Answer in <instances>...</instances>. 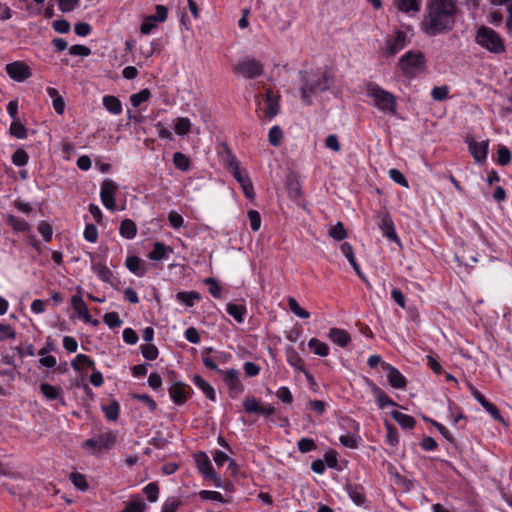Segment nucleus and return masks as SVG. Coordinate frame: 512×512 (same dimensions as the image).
<instances>
[{"instance_id":"obj_1","label":"nucleus","mask_w":512,"mask_h":512,"mask_svg":"<svg viewBox=\"0 0 512 512\" xmlns=\"http://www.w3.org/2000/svg\"><path fill=\"white\" fill-rule=\"evenodd\" d=\"M456 14L455 0H427L421 29L430 37L448 33L455 26Z\"/></svg>"},{"instance_id":"obj_2","label":"nucleus","mask_w":512,"mask_h":512,"mask_svg":"<svg viewBox=\"0 0 512 512\" xmlns=\"http://www.w3.org/2000/svg\"><path fill=\"white\" fill-rule=\"evenodd\" d=\"M302 86L301 99L306 105L313 103L312 96L325 92L330 88V75L321 69L300 71Z\"/></svg>"},{"instance_id":"obj_3","label":"nucleus","mask_w":512,"mask_h":512,"mask_svg":"<svg viewBox=\"0 0 512 512\" xmlns=\"http://www.w3.org/2000/svg\"><path fill=\"white\" fill-rule=\"evenodd\" d=\"M474 41L480 47L493 54H502L506 51L504 39L500 34L485 25L477 29Z\"/></svg>"},{"instance_id":"obj_4","label":"nucleus","mask_w":512,"mask_h":512,"mask_svg":"<svg viewBox=\"0 0 512 512\" xmlns=\"http://www.w3.org/2000/svg\"><path fill=\"white\" fill-rule=\"evenodd\" d=\"M366 93L368 97L373 99V104L378 110L386 114L396 115L397 101L392 93L372 83L367 85Z\"/></svg>"},{"instance_id":"obj_5","label":"nucleus","mask_w":512,"mask_h":512,"mask_svg":"<svg viewBox=\"0 0 512 512\" xmlns=\"http://www.w3.org/2000/svg\"><path fill=\"white\" fill-rule=\"evenodd\" d=\"M399 67L405 77L413 79L425 71V55L421 51L410 50L399 59Z\"/></svg>"},{"instance_id":"obj_6","label":"nucleus","mask_w":512,"mask_h":512,"mask_svg":"<svg viewBox=\"0 0 512 512\" xmlns=\"http://www.w3.org/2000/svg\"><path fill=\"white\" fill-rule=\"evenodd\" d=\"M232 71L235 75H241L246 79H255L264 73V65L255 58L245 56L233 66Z\"/></svg>"},{"instance_id":"obj_7","label":"nucleus","mask_w":512,"mask_h":512,"mask_svg":"<svg viewBox=\"0 0 512 512\" xmlns=\"http://www.w3.org/2000/svg\"><path fill=\"white\" fill-rule=\"evenodd\" d=\"M195 462L199 472L206 480L213 481L217 488H221L223 486L221 477L214 470L211 461L205 452L200 451L195 454Z\"/></svg>"},{"instance_id":"obj_8","label":"nucleus","mask_w":512,"mask_h":512,"mask_svg":"<svg viewBox=\"0 0 512 512\" xmlns=\"http://www.w3.org/2000/svg\"><path fill=\"white\" fill-rule=\"evenodd\" d=\"M118 191V185L109 178H106L101 183L100 198L105 208L111 211H116L115 195Z\"/></svg>"},{"instance_id":"obj_9","label":"nucleus","mask_w":512,"mask_h":512,"mask_svg":"<svg viewBox=\"0 0 512 512\" xmlns=\"http://www.w3.org/2000/svg\"><path fill=\"white\" fill-rule=\"evenodd\" d=\"M168 393H169L171 400L176 405L181 406L186 403L188 398L191 397V395L193 393V389L189 385H187L181 381H175L169 387Z\"/></svg>"},{"instance_id":"obj_10","label":"nucleus","mask_w":512,"mask_h":512,"mask_svg":"<svg viewBox=\"0 0 512 512\" xmlns=\"http://www.w3.org/2000/svg\"><path fill=\"white\" fill-rule=\"evenodd\" d=\"M223 374V381L228 386L229 396L232 399L237 398L244 391V385L239 380V371L232 368L226 370Z\"/></svg>"},{"instance_id":"obj_11","label":"nucleus","mask_w":512,"mask_h":512,"mask_svg":"<svg viewBox=\"0 0 512 512\" xmlns=\"http://www.w3.org/2000/svg\"><path fill=\"white\" fill-rule=\"evenodd\" d=\"M6 72L10 78L17 82H23L32 75L29 66L20 61L7 64Z\"/></svg>"},{"instance_id":"obj_12","label":"nucleus","mask_w":512,"mask_h":512,"mask_svg":"<svg viewBox=\"0 0 512 512\" xmlns=\"http://www.w3.org/2000/svg\"><path fill=\"white\" fill-rule=\"evenodd\" d=\"M406 45H407L406 33L401 30H397L393 37L388 38L386 40V55L394 56L398 52H400L402 49H404L406 47Z\"/></svg>"},{"instance_id":"obj_13","label":"nucleus","mask_w":512,"mask_h":512,"mask_svg":"<svg viewBox=\"0 0 512 512\" xmlns=\"http://www.w3.org/2000/svg\"><path fill=\"white\" fill-rule=\"evenodd\" d=\"M466 143L468 144L471 155L477 163H482L486 160L489 145L488 140L478 142L473 138L467 137Z\"/></svg>"},{"instance_id":"obj_14","label":"nucleus","mask_w":512,"mask_h":512,"mask_svg":"<svg viewBox=\"0 0 512 512\" xmlns=\"http://www.w3.org/2000/svg\"><path fill=\"white\" fill-rule=\"evenodd\" d=\"M382 368L387 372V380L393 388H406V378L401 374V372L397 368L388 363H383Z\"/></svg>"},{"instance_id":"obj_15","label":"nucleus","mask_w":512,"mask_h":512,"mask_svg":"<svg viewBox=\"0 0 512 512\" xmlns=\"http://www.w3.org/2000/svg\"><path fill=\"white\" fill-rule=\"evenodd\" d=\"M379 227L382 230L383 235L391 241L399 242V238L395 231L394 223L388 212H385L381 217Z\"/></svg>"},{"instance_id":"obj_16","label":"nucleus","mask_w":512,"mask_h":512,"mask_svg":"<svg viewBox=\"0 0 512 512\" xmlns=\"http://www.w3.org/2000/svg\"><path fill=\"white\" fill-rule=\"evenodd\" d=\"M345 488L349 497L357 506H362L366 502L364 488L362 485L348 483Z\"/></svg>"},{"instance_id":"obj_17","label":"nucleus","mask_w":512,"mask_h":512,"mask_svg":"<svg viewBox=\"0 0 512 512\" xmlns=\"http://www.w3.org/2000/svg\"><path fill=\"white\" fill-rule=\"evenodd\" d=\"M171 247L166 246L162 242H156L153 249L148 253V258L153 261H161L168 258L169 253H172Z\"/></svg>"},{"instance_id":"obj_18","label":"nucleus","mask_w":512,"mask_h":512,"mask_svg":"<svg viewBox=\"0 0 512 512\" xmlns=\"http://www.w3.org/2000/svg\"><path fill=\"white\" fill-rule=\"evenodd\" d=\"M265 102H266V109H265V115L272 119L274 118L278 112H279V96H275L272 91H267L265 94Z\"/></svg>"},{"instance_id":"obj_19","label":"nucleus","mask_w":512,"mask_h":512,"mask_svg":"<svg viewBox=\"0 0 512 512\" xmlns=\"http://www.w3.org/2000/svg\"><path fill=\"white\" fill-rule=\"evenodd\" d=\"M328 336L332 342L343 348L351 341L349 333L346 330L339 328H331Z\"/></svg>"},{"instance_id":"obj_20","label":"nucleus","mask_w":512,"mask_h":512,"mask_svg":"<svg viewBox=\"0 0 512 512\" xmlns=\"http://www.w3.org/2000/svg\"><path fill=\"white\" fill-rule=\"evenodd\" d=\"M340 249H341L342 254L347 258V260L349 261V263L353 267V269L356 272V274L360 278H363V273H362V271L360 269L359 264L357 263V261L355 259L354 250H353V247L351 246V244H349L348 242H344L341 245Z\"/></svg>"},{"instance_id":"obj_21","label":"nucleus","mask_w":512,"mask_h":512,"mask_svg":"<svg viewBox=\"0 0 512 512\" xmlns=\"http://www.w3.org/2000/svg\"><path fill=\"white\" fill-rule=\"evenodd\" d=\"M126 268L137 276H144L146 269L142 265V260L138 256H128L125 261Z\"/></svg>"},{"instance_id":"obj_22","label":"nucleus","mask_w":512,"mask_h":512,"mask_svg":"<svg viewBox=\"0 0 512 512\" xmlns=\"http://www.w3.org/2000/svg\"><path fill=\"white\" fill-rule=\"evenodd\" d=\"M103 106L105 109L113 114L119 115L122 113V103L121 101L113 95H106L103 97Z\"/></svg>"},{"instance_id":"obj_23","label":"nucleus","mask_w":512,"mask_h":512,"mask_svg":"<svg viewBox=\"0 0 512 512\" xmlns=\"http://www.w3.org/2000/svg\"><path fill=\"white\" fill-rule=\"evenodd\" d=\"M390 415L403 429H412L416 424V421L412 416L400 411L393 410Z\"/></svg>"},{"instance_id":"obj_24","label":"nucleus","mask_w":512,"mask_h":512,"mask_svg":"<svg viewBox=\"0 0 512 512\" xmlns=\"http://www.w3.org/2000/svg\"><path fill=\"white\" fill-rule=\"evenodd\" d=\"M39 388L43 396L48 400L62 399L61 387L53 386L48 383H41Z\"/></svg>"},{"instance_id":"obj_25","label":"nucleus","mask_w":512,"mask_h":512,"mask_svg":"<svg viewBox=\"0 0 512 512\" xmlns=\"http://www.w3.org/2000/svg\"><path fill=\"white\" fill-rule=\"evenodd\" d=\"M193 383L202 390V392L205 394V396L211 400L215 401L216 399V393L214 388L205 381L200 375H194L193 377Z\"/></svg>"},{"instance_id":"obj_26","label":"nucleus","mask_w":512,"mask_h":512,"mask_svg":"<svg viewBox=\"0 0 512 512\" xmlns=\"http://www.w3.org/2000/svg\"><path fill=\"white\" fill-rule=\"evenodd\" d=\"M47 94L53 101V108L58 115H62L65 109V102L63 97L59 94L58 90L53 87L47 88Z\"/></svg>"},{"instance_id":"obj_27","label":"nucleus","mask_w":512,"mask_h":512,"mask_svg":"<svg viewBox=\"0 0 512 512\" xmlns=\"http://www.w3.org/2000/svg\"><path fill=\"white\" fill-rule=\"evenodd\" d=\"M374 396L376 398V401L381 409L385 408L386 406H398L396 402H394L384 390L374 385L372 389Z\"/></svg>"},{"instance_id":"obj_28","label":"nucleus","mask_w":512,"mask_h":512,"mask_svg":"<svg viewBox=\"0 0 512 512\" xmlns=\"http://www.w3.org/2000/svg\"><path fill=\"white\" fill-rule=\"evenodd\" d=\"M287 191L289 197L295 201L302 196L301 184L299 180L293 175L287 178Z\"/></svg>"},{"instance_id":"obj_29","label":"nucleus","mask_w":512,"mask_h":512,"mask_svg":"<svg viewBox=\"0 0 512 512\" xmlns=\"http://www.w3.org/2000/svg\"><path fill=\"white\" fill-rule=\"evenodd\" d=\"M120 235L126 239H133L137 234V226L131 219H124L119 228Z\"/></svg>"},{"instance_id":"obj_30","label":"nucleus","mask_w":512,"mask_h":512,"mask_svg":"<svg viewBox=\"0 0 512 512\" xmlns=\"http://www.w3.org/2000/svg\"><path fill=\"white\" fill-rule=\"evenodd\" d=\"M92 271L98 276L100 280L106 283H112V271L102 263H95L92 265Z\"/></svg>"},{"instance_id":"obj_31","label":"nucleus","mask_w":512,"mask_h":512,"mask_svg":"<svg viewBox=\"0 0 512 512\" xmlns=\"http://www.w3.org/2000/svg\"><path fill=\"white\" fill-rule=\"evenodd\" d=\"M226 312L238 323H242L246 314V307L240 304L228 303L226 306Z\"/></svg>"},{"instance_id":"obj_32","label":"nucleus","mask_w":512,"mask_h":512,"mask_svg":"<svg viewBox=\"0 0 512 512\" xmlns=\"http://www.w3.org/2000/svg\"><path fill=\"white\" fill-rule=\"evenodd\" d=\"M396 7L405 13L418 12L420 10V0H395Z\"/></svg>"},{"instance_id":"obj_33","label":"nucleus","mask_w":512,"mask_h":512,"mask_svg":"<svg viewBox=\"0 0 512 512\" xmlns=\"http://www.w3.org/2000/svg\"><path fill=\"white\" fill-rule=\"evenodd\" d=\"M286 356H287V362L295 367L296 369H299L303 372L304 371V364L302 358L299 356L297 351L292 347L289 346L286 348Z\"/></svg>"},{"instance_id":"obj_34","label":"nucleus","mask_w":512,"mask_h":512,"mask_svg":"<svg viewBox=\"0 0 512 512\" xmlns=\"http://www.w3.org/2000/svg\"><path fill=\"white\" fill-rule=\"evenodd\" d=\"M71 365L75 371H80L82 366L94 369L95 362L85 354H78L75 359L72 360Z\"/></svg>"},{"instance_id":"obj_35","label":"nucleus","mask_w":512,"mask_h":512,"mask_svg":"<svg viewBox=\"0 0 512 512\" xmlns=\"http://www.w3.org/2000/svg\"><path fill=\"white\" fill-rule=\"evenodd\" d=\"M308 346L313 350L314 354L318 356L325 357L329 354L328 345L317 338H311L308 342Z\"/></svg>"},{"instance_id":"obj_36","label":"nucleus","mask_w":512,"mask_h":512,"mask_svg":"<svg viewBox=\"0 0 512 512\" xmlns=\"http://www.w3.org/2000/svg\"><path fill=\"white\" fill-rule=\"evenodd\" d=\"M177 300L184 303L187 307H192L195 300H200L201 295L197 291H181L176 294Z\"/></svg>"},{"instance_id":"obj_37","label":"nucleus","mask_w":512,"mask_h":512,"mask_svg":"<svg viewBox=\"0 0 512 512\" xmlns=\"http://www.w3.org/2000/svg\"><path fill=\"white\" fill-rule=\"evenodd\" d=\"M8 224L15 230L19 232H27L30 230L29 223L20 217L14 215H8Z\"/></svg>"},{"instance_id":"obj_38","label":"nucleus","mask_w":512,"mask_h":512,"mask_svg":"<svg viewBox=\"0 0 512 512\" xmlns=\"http://www.w3.org/2000/svg\"><path fill=\"white\" fill-rule=\"evenodd\" d=\"M96 438L99 444V451L103 449H111L116 442V436L112 432L102 433Z\"/></svg>"},{"instance_id":"obj_39","label":"nucleus","mask_w":512,"mask_h":512,"mask_svg":"<svg viewBox=\"0 0 512 512\" xmlns=\"http://www.w3.org/2000/svg\"><path fill=\"white\" fill-rule=\"evenodd\" d=\"M173 164L177 169L187 171L190 168L191 161L189 157L182 152H175L173 155Z\"/></svg>"},{"instance_id":"obj_40","label":"nucleus","mask_w":512,"mask_h":512,"mask_svg":"<svg viewBox=\"0 0 512 512\" xmlns=\"http://www.w3.org/2000/svg\"><path fill=\"white\" fill-rule=\"evenodd\" d=\"M146 508V504L139 496H134L129 501L121 512H143Z\"/></svg>"},{"instance_id":"obj_41","label":"nucleus","mask_w":512,"mask_h":512,"mask_svg":"<svg viewBox=\"0 0 512 512\" xmlns=\"http://www.w3.org/2000/svg\"><path fill=\"white\" fill-rule=\"evenodd\" d=\"M102 410L109 421H116L119 418L120 405L117 401H112L109 405L103 406Z\"/></svg>"},{"instance_id":"obj_42","label":"nucleus","mask_w":512,"mask_h":512,"mask_svg":"<svg viewBox=\"0 0 512 512\" xmlns=\"http://www.w3.org/2000/svg\"><path fill=\"white\" fill-rule=\"evenodd\" d=\"M191 128V122L188 118L179 117L175 120L174 130L178 135H186L189 133Z\"/></svg>"},{"instance_id":"obj_43","label":"nucleus","mask_w":512,"mask_h":512,"mask_svg":"<svg viewBox=\"0 0 512 512\" xmlns=\"http://www.w3.org/2000/svg\"><path fill=\"white\" fill-rule=\"evenodd\" d=\"M288 307L296 316L300 318L307 319L310 317V313L302 308L297 300L293 297L288 298Z\"/></svg>"},{"instance_id":"obj_44","label":"nucleus","mask_w":512,"mask_h":512,"mask_svg":"<svg viewBox=\"0 0 512 512\" xmlns=\"http://www.w3.org/2000/svg\"><path fill=\"white\" fill-rule=\"evenodd\" d=\"M70 480L73 483V485L78 490H80L82 492H85L89 487L85 475H83L81 473H78V472L71 473Z\"/></svg>"},{"instance_id":"obj_45","label":"nucleus","mask_w":512,"mask_h":512,"mask_svg":"<svg viewBox=\"0 0 512 512\" xmlns=\"http://www.w3.org/2000/svg\"><path fill=\"white\" fill-rule=\"evenodd\" d=\"M10 134L17 139H25L27 137V129L19 120H15L10 125Z\"/></svg>"},{"instance_id":"obj_46","label":"nucleus","mask_w":512,"mask_h":512,"mask_svg":"<svg viewBox=\"0 0 512 512\" xmlns=\"http://www.w3.org/2000/svg\"><path fill=\"white\" fill-rule=\"evenodd\" d=\"M71 304L78 316L82 315V313L88 310L87 304L83 300L81 293L73 295Z\"/></svg>"},{"instance_id":"obj_47","label":"nucleus","mask_w":512,"mask_h":512,"mask_svg":"<svg viewBox=\"0 0 512 512\" xmlns=\"http://www.w3.org/2000/svg\"><path fill=\"white\" fill-rule=\"evenodd\" d=\"M329 235L337 240L341 241L347 237V231L342 222H338L336 225L332 226L329 230Z\"/></svg>"},{"instance_id":"obj_48","label":"nucleus","mask_w":512,"mask_h":512,"mask_svg":"<svg viewBox=\"0 0 512 512\" xmlns=\"http://www.w3.org/2000/svg\"><path fill=\"white\" fill-rule=\"evenodd\" d=\"M243 407L248 413H257L259 414L261 409V404L255 397H246L243 401Z\"/></svg>"},{"instance_id":"obj_49","label":"nucleus","mask_w":512,"mask_h":512,"mask_svg":"<svg viewBox=\"0 0 512 512\" xmlns=\"http://www.w3.org/2000/svg\"><path fill=\"white\" fill-rule=\"evenodd\" d=\"M385 427L387 429V442L393 447L396 446L399 442L397 428L388 421H385Z\"/></svg>"},{"instance_id":"obj_50","label":"nucleus","mask_w":512,"mask_h":512,"mask_svg":"<svg viewBox=\"0 0 512 512\" xmlns=\"http://www.w3.org/2000/svg\"><path fill=\"white\" fill-rule=\"evenodd\" d=\"M283 138V132L279 126H273L269 130L268 140L272 146H279Z\"/></svg>"},{"instance_id":"obj_51","label":"nucleus","mask_w":512,"mask_h":512,"mask_svg":"<svg viewBox=\"0 0 512 512\" xmlns=\"http://www.w3.org/2000/svg\"><path fill=\"white\" fill-rule=\"evenodd\" d=\"M150 96V91L148 89H143L138 93L132 94L130 96V101L133 107H138L142 102L147 101Z\"/></svg>"},{"instance_id":"obj_52","label":"nucleus","mask_w":512,"mask_h":512,"mask_svg":"<svg viewBox=\"0 0 512 512\" xmlns=\"http://www.w3.org/2000/svg\"><path fill=\"white\" fill-rule=\"evenodd\" d=\"M29 156L23 149L16 150L12 155V162L18 167L25 166L28 163Z\"/></svg>"},{"instance_id":"obj_53","label":"nucleus","mask_w":512,"mask_h":512,"mask_svg":"<svg viewBox=\"0 0 512 512\" xmlns=\"http://www.w3.org/2000/svg\"><path fill=\"white\" fill-rule=\"evenodd\" d=\"M143 357L147 360H155L158 357V349L153 344H144L140 346Z\"/></svg>"},{"instance_id":"obj_54","label":"nucleus","mask_w":512,"mask_h":512,"mask_svg":"<svg viewBox=\"0 0 512 512\" xmlns=\"http://www.w3.org/2000/svg\"><path fill=\"white\" fill-rule=\"evenodd\" d=\"M143 492L150 502H156L159 494V486L156 482H151L144 487Z\"/></svg>"},{"instance_id":"obj_55","label":"nucleus","mask_w":512,"mask_h":512,"mask_svg":"<svg viewBox=\"0 0 512 512\" xmlns=\"http://www.w3.org/2000/svg\"><path fill=\"white\" fill-rule=\"evenodd\" d=\"M423 419L425 421H428L430 422L434 427H436V429L439 431V433L447 440L449 441L450 443H455V439L454 437L452 436V434L449 432V430L443 426L442 424L432 420V419H429L427 417H423Z\"/></svg>"},{"instance_id":"obj_56","label":"nucleus","mask_w":512,"mask_h":512,"mask_svg":"<svg viewBox=\"0 0 512 512\" xmlns=\"http://www.w3.org/2000/svg\"><path fill=\"white\" fill-rule=\"evenodd\" d=\"M204 283L209 286V293L214 298H218V299L221 298V296H222V288H221L219 283L214 278H211V277L206 278L204 280Z\"/></svg>"},{"instance_id":"obj_57","label":"nucleus","mask_w":512,"mask_h":512,"mask_svg":"<svg viewBox=\"0 0 512 512\" xmlns=\"http://www.w3.org/2000/svg\"><path fill=\"white\" fill-rule=\"evenodd\" d=\"M103 321L110 328H116L122 325V320L120 319L117 312H108L104 315Z\"/></svg>"},{"instance_id":"obj_58","label":"nucleus","mask_w":512,"mask_h":512,"mask_svg":"<svg viewBox=\"0 0 512 512\" xmlns=\"http://www.w3.org/2000/svg\"><path fill=\"white\" fill-rule=\"evenodd\" d=\"M497 154V162L499 165L506 166L511 162L512 155L510 150L506 146H500Z\"/></svg>"},{"instance_id":"obj_59","label":"nucleus","mask_w":512,"mask_h":512,"mask_svg":"<svg viewBox=\"0 0 512 512\" xmlns=\"http://www.w3.org/2000/svg\"><path fill=\"white\" fill-rule=\"evenodd\" d=\"M37 229H38V232L42 235L44 241H46V242L51 241L52 234H53V228L48 222L40 221Z\"/></svg>"},{"instance_id":"obj_60","label":"nucleus","mask_w":512,"mask_h":512,"mask_svg":"<svg viewBox=\"0 0 512 512\" xmlns=\"http://www.w3.org/2000/svg\"><path fill=\"white\" fill-rule=\"evenodd\" d=\"M297 447L301 453H308L315 450L317 445L313 439L301 438L297 443Z\"/></svg>"},{"instance_id":"obj_61","label":"nucleus","mask_w":512,"mask_h":512,"mask_svg":"<svg viewBox=\"0 0 512 512\" xmlns=\"http://www.w3.org/2000/svg\"><path fill=\"white\" fill-rule=\"evenodd\" d=\"M199 497L202 500H212V501H218L225 503L226 500L223 498L222 494L217 491H210V490H201L199 492Z\"/></svg>"},{"instance_id":"obj_62","label":"nucleus","mask_w":512,"mask_h":512,"mask_svg":"<svg viewBox=\"0 0 512 512\" xmlns=\"http://www.w3.org/2000/svg\"><path fill=\"white\" fill-rule=\"evenodd\" d=\"M389 176L390 178L396 182L397 184L401 185L402 187L408 188L409 184L403 173L395 168H392L389 170Z\"/></svg>"},{"instance_id":"obj_63","label":"nucleus","mask_w":512,"mask_h":512,"mask_svg":"<svg viewBox=\"0 0 512 512\" xmlns=\"http://www.w3.org/2000/svg\"><path fill=\"white\" fill-rule=\"evenodd\" d=\"M84 238L88 242L95 243L98 239V230L97 227L92 224H86L85 230H84Z\"/></svg>"},{"instance_id":"obj_64","label":"nucleus","mask_w":512,"mask_h":512,"mask_svg":"<svg viewBox=\"0 0 512 512\" xmlns=\"http://www.w3.org/2000/svg\"><path fill=\"white\" fill-rule=\"evenodd\" d=\"M248 219L250 221V227L253 231H258L261 227V216L260 213L256 210H249L247 213Z\"/></svg>"}]
</instances>
